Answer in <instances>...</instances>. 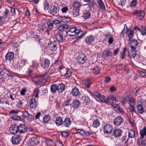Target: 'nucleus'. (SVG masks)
<instances>
[{
	"instance_id": "nucleus-1",
	"label": "nucleus",
	"mask_w": 146,
	"mask_h": 146,
	"mask_svg": "<svg viewBox=\"0 0 146 146\" xmlns=\"http://www.w3.org/2000/svg\"><path fill=\"white\" fill-rule=\"evenodd\" d=\"M68 28V25L66 24L60 25L58 27V34L55 35L56 39L58 41L61 42L64 41L63 36L67 35V30Z\"/></svg>"
},
{
	"instance_id": "nucleus-8",
	"label": "nucleus",
	"mask_w": 146,
	"mask_h": 146,
	"mask_svg": "<svg viewBox=\"0 0 146 146\" xmlns=\"http://www.w3.org/2000/svg\"><path fill=\"white\" fill-rule=\"evenodd\" d=\"M130 41V42H129V44L131 49H136L138 44L137 40L134 39Z\"/></svg>"
},
{
	"instance_id": "nucleus-57",
	"label": "nucleus",
	"mask_w": 146,
	"mask_h": 146,
	"mask_svg": "<svg viewBox=\"0 0 146 146\" xmlns=\"http://www.w3.org/2000/svg\"><path fill=\"white\" fill-rule=\"evenodd\" d=\"M142 139L143 138H141V137H140V138L137 140V143L138 145H140L143 144V141Z\"/></svg>"
},
{
	"instance_id": "nucleus-11",
	"label": "nucleus",
	"mask_w": 146,
	"mask_h": 146,
	"mask_svg": "<svg viewBox=\"0 0 146 146\" xmlns=\"http://www.w3.org/2000/svg\"><path fill=\"white\" fill-rule=\"evenodd\" d=\"M31 141L35 145L38 144L40 141V139L39 136L37 135H34L31 139Z\"/></svg>"
},
{
	"instance_id": "nucleus-35",
	"label": "nucleus",
	"mask_w": 146,
	"mask_h": 146,
	"mask_svg": "<svg viewBox=\"0 0 146 146\" xmlns=\"http://www.w3.org/2000/svg\"><path fill=\"white\" fill-rule=\"evenodd\" d=\"M50 90L52 92L55 93L57 90V85L53 84L50 87Z\"/></svg>"
},
{
	"instance_id": "nucleus-16",
	"label": "nucleus",
	"mask_w": 146,
	"mask_h": 146,
	"mask_svg": "<svg viewBox=\"0 0 146 146\" xmlns=\"http://www.w3.org/2000/svg\"><path fill=\"white\" fill-rule=\"evenodd\" d=\"M46 24L48 27V28H46V29L47 31V33H48L49 32L52 28L53 27V23L52 22V20H48Z\"/></svg>"
},
{
	"instance_id": "nucleus-40",
	"label": "nucleus",
	"mask_w": 146,
	"mask_h": 146,
	"mask_svg": "<svg viewBox=\"0 0 146 146\" xmlns=\"http://www.w3.org/2000/svg\"><path fill=\"white\" fill-rule=\"evenodd\" d=\"M82 100L85 103H89L90 101V100L89 97L88 96H84L82 98Z\"/></svg>"
},
{
	"instance_id": "nucleus-53",
	"label": "nucleus",
	"mask_w": 146,
	"mask_h": 146,
	"mask_svg": "<svg viewBox=\"0 0 146 146\" xmlns=\"http://www.w3.org/2000/svg\"><path fill=\"white\" fill-rule=\"evenodd\" d=\"M77 132L78 133L82 136H84L85 133V131L80 129H78Z\"/></svg>"
},
{
	"instance_id": "nucleus-4",
	"label": "nucleus",
	"mask_w": 146,
	"mask_h": 146,
	"mask_svg": "<svg viewBox=\"0 0 146 146\" xmlns=\"http://www.w3.org/2000/svg\"><path fill=\"white\" fill-rule=\"evenodd\" d=\"M76 60L78 63L83 64L86 61L87 58L84 54L81 53L77 57Z\"/></svg>"
},
{
	"instance_id": "nucleus-12",
	"label": "nucleus",
	"mask_w": 146,
	"mask_h": 146,
	"mask_svg": "<svg viewBox=\"0 0 146 146\" xmlns=\"http://www.w3.org/2000/svg\"><path fill=\"white\" fill-rule=\"evenodd\" d=\"M49 47L50 49L52 51L56 50L58 47L56 41H50L49 44Z\"/></svg>"
},
{
	"instance_id": "nucleus-39",
	"label": "nucleus",
	"mask_w": 146,
	"mask_h": 146,
	"mask_svg": "<svg viewBox=\"0 0 146 146\" xmlns=\"http://www.w3.org/2000/svg\"><path fill=\"white\" fill-rule=\"evenodd\" d=\"M45 141L46 142V144L49 146H51L54 144V142L52 140L46 138Z\"/></svg>"
},
{
	"instance_id": "nucleus-43",
	"label": "nucleus",
	"mask_w": 146,
	"mask_h": 146,
	"mask_svg": "<svg viewBox=\"0 0 146 146\" xmlns=\"http://www.w3.org/2000/svg\"><path fill=\"white\" fill-rule=\"evenodd\" d=\"M81 6V3L78 1L75 2L73 4V6L74 7V8L79 9Z\"/></svg>"
},
{
	"instance_id": "nucleus-9",
	"label": "nucleus",
	"mask_w": 146,
	"mask_h": 146,
	"mask_svg": "<svg viewBox=\"0 0 146 146\" xmlns=\"http://www.w3.org/2000/svg\"><path fill=\"white\" fill-rule=\"evenodd\" d=\"M95 39L94 37L92 35H89L85 37L86 42L89 44H91Z\"/></svg>"
},
{
	"instance_id": "nucleus-31",
	"label": "nucleus",
	"mask_w": 146,
	"mask_h": 146,
	"mask_svg": "<svg viewBox=\"0 0 146 146\" xmlns=\"http://www.w3.org/2000/svg\"><path fill=\"white\" fill-rule=\"evenodd\" d=\"M116 100V98L114 95H110L107 99V103H110Z\"/></svg>"
},
{
	"instance_id": "nucleus-63",
	"label": "nucleus",
	"mask_w": 146,
	"mask_h": 146,
	"mask_svg": "<svg viewBox=\"0 0 146 146\" xmlns=\"http://www.w3.org/2000/svg\"><path fill=\"white\" fill-rule=\"evenodd\" d=\"M30 15V13L28 9L26 10L25 13V17L27 18H29Z\"/></svg>"
},
{
	"instance_id": "nucleus-18",
	"label": "nucleus",
	"mask_w": 146,
	"mask_h": 146,
	"mask_svg": "<svg viewBox=\"0 0 146 146\" xmlns=\"http://www.w3.org/2000/svg\"><path fill=\"white\" fill-rule=\"evenodd\" d=\"M122 131L120 129H115L113 131L114 136L116 137H120L122 134Z\"/></svg>"
},
{
	"instance_id": "nucleus-3",
	"label": "nucleus",
	"mask_w": 146,
	"mask_h": 146,
	"mask_svg": "<svg viewBox=\"0 0 146 146\" xmlns=\"http://www.w3.org/2000/svg\"><path fill=\"white\" fill-rule=\"evenodd\" d=\"M20 135L19 134L14 135L12 137L11 142L13 145H18L21 141Z\"/></svg>"
},
{
	"instance_id": "nucleus-24",
	"label": "nucleus",
	"mask_w": 146,
	"mask_h": 146,
	"mask_svg": "<svg viewBox=\"0 0 146 146\" xmlns=\"http://www.w3.org/2000/svg\"><path fill=\"white\" fill-rule=\"evenodd\" d=\"M71 93L73 96H76L78 95L80 93L79 89L78 88L75 87L72 89Z\"/></svg>"
},
{
	"instance_id": "nucleus-37",
	"label": "nucleus",
	"mask_w": 146,
	"mask_h": 146,
	"mask_svg": "<svg viewBox=\"0 0 146 146\" xmlns=\"http://www.w3.org/2000/svg\"><path fill=\"white\" fill-rule=\"evenodd\" d=\"M50 118L51 117L49 115H45L43 118V122L45 123H47L50 119Z\"/></svg>"
},
{
	"instance_id": "nucleus-17",
	"label": "nucleus",
	"mask_w": 146,
	"mask_h": 146,
	"mask_svg": "<svg viewBox=\"0 0 146 146\" xmlns=\"http://www.w3.org/2000/svg\"><path fill=\"white\" fill-rule=\"evenodd\" d=\"M80 104V102L79 100L75 99L73 100L72 103L70 104V105L73 108H76L79 106Z\"/></svg>"
},
{
	"instance_id": "nucleus-30",
	"label": "nucleus",
	"mask_w": 146,
	"mask_h": 146,
	"mask_svg": "<svg viewBox=\"0 0 146 146\" xmlns=\"http://www.w3.org/2000/svg\"><path fill=\"white\" fill-rule=\"evenodd\" d=\"M8 70L5 68L4 67H0V76H3L5 74H6Z\"/></svg>"
},
{
	"instance_id": "nucleus-5",
	"label": "nucleus",
	"mask_w": 146,
	"mask_h": 146,
	"mask_svg": "<svg viewBox=\"0 0 146 146\" xmlns=\"http://www.w3.org/2000/svg\"><path fill=\"white\" fill-rule=\"evenodd\" d=\"M18 133H25L27 132L28 127L24 124H21L17 126Z\"/></svg>"
},
{
	"instance_id": "nucleus-25",
	"label": "nucleus",
	"mask_w": 146,
	"mask_h": 146,
	"mask_svg": "<svg viewBox=\"0 0 146 146\" xmlns=\"http://www.w3.org/2000/svg\"><path fill=\"white\" fill-rule=\"evenodd\" d=\"M55 123L58 126L62 125L63 121L62 118L60 117H57L56 119Z\"/></svg>"
},
{
	"instance_id": "nucleus-22",
	"label": "nucleus",
	"mask_w": 146,
	"mask_h": 146,
	"mask_svg": "<svg viewBox=\"0 0 146 146\" xmlns=\"http://www.w3.org/2000/svg\"><path fill=\"white\" fill-rule=\"evenodd\" d=\"M57 91L59 93L63 92L65 89V86L63 84H60L57 86Z\"/></svg>"
},
{
	"instance_id": "nucleus-45",
	"label": "nucleus",
	"mask_w": 146,
	"mask_h": 146,
	"mask_svg": "<svg viewBox=\"0 0 146 146\" xmlns=\"http://www.w3.org/2000/svg\"><path fill=\"white\" fill-rule=\"evenodd\" d=\"M97 3L100 6V7L102 9H105V6L102 0H97Z\"/></svg>"
},
{
	"instance_id": "nucleus-61",
	"label": "nucleus",
	"mask_w": 146,
	"mask_h": 146,
	"mask_svg": "<svg viewBox=\"0 0 146 146\" xmlns=\"http://www.w3.org/2000/svg\"><path fill=\"white\" fill-rule=\"evenodd\" d=\"M61 11L63 13H66L68 11V9L67 7H64L61 9Z\"/></svg>"
},
{
	"instance_id": "nucleus-44",
	"label": "nucleus",
	"mask_w": 146,
	"mask_h": 146,
	"mask_svg": "<svg viewBox=\"0 0 146 146\" xmlns=\"http://www.w3.org/2000/svg\"><path fill=\"white\" fill-rule=\"evenodd\" d=\"M126 137L127 136H124L122 138L121 140V142H122L123 143H124L125 144L124 145L125 146H127L128 145L127 143L128 141V139H126Z\"/></svg>"
},
{
	"instance_id": "nucleus-7",
	"label": "nucleus",
	"mask_w": 146,
	"mask_h": 146,
	"mask_svg": "<svg viewBox=\"0 0 146 146\" xmlns=\"http://www.w3.org/2000/svg\"><path fill=\"white\" fill-rule=\"evenodd\" d=\"M124 119L120 116L117 117L113 121L114 124L116 126H119L123 123Z\"/></svg>"
},
{
	"instance_id": "nucleus-42",
	"label": "nucleus",
	"mask_w": 146,
	"mask_h": 146,
	"mask_svg": "<svg viewBox=\"0 0 146 146\" xmlns=\"http://www.w3.org/2000/svg\"><path fill=\"white\" fill-rule=\"evenodd\" d=\"M105 54V57L111 56L112 55V52L110 51V49H107L105 52H104Z\"/></svg>"
},
{
	"instance_id": "nucleus-14",
	"label": "nucleus",
	"mask_w": 146,
	"mask_h": 146,
	"mask_svg": "<svg viewBox=\"0 0 146 146\" xmlns=\"http://www.w3.org/2000/svg\"><path fill=\"white\" fill-rule=\"evenodd\" d=\"M9 130L13 134H17L18 133L17 126L15 125H12L10 127Z\"/></svg>"
},
{
	"instance_id": "nucleus-32",
	"label": "nucleus",
	"mask_w": 146,
	"mask_h": 146,
	"mask_svg": "<svg viewBox=\"0 0 146 146\" xmlns=\"http://www.w3.org/2000/svg\"><path fill=\"white\" fill-rule=\"evenodd\" d=\"M100 71V69L97 66L95 67L93 69L92 71V73L96 75L98 74Z\"/></svg>"
},
{
	"instance_id": "nucleus-2",
	"label": "nucleus",
	"mask_w": 146,
	"mask_h": 146,
	"mask_svg": "<svg viewBox=\"0 0 146 146\" xmlns=\"http://www.w3.org/2000/svg\"><path fill=\"white\" fill-rule=\"evenodd\" d=\"M67 34H68L70 36L75 35V34L78 35L81 33H82V31L78 29H77L76 27H72L68 31H67Z\"/></svg>"
},
{
	"instance_id": "nucleus-55",
	"label": "nucleus",
	"mask_w": 146,
	"mask_h": 146,
	"mask_svg": "<svg viewBox=\"0 0 146 146\" xmlns=\"http://www.w3.org/2000/svg\"><path fill=\"white\" fill-rule=\"evenodd\" d=\"M72 74V72L70 71V70L67 69L66 72L65 74V76L66 77L68 78L71 76Z\"/></svg>"
},
{
	"instance_id": "nucleus-13",
	"label": "nucleus",
	"mask_w": 146,
	"mask_h": 146,
	"mask_svg": "<svg viewBox=\"0 0 146 146\" xmlns=\"http://www.w3.org/2000/svg\"><path fill=\"white\" fill-rule=\"evenodd\" d=\"M145 13L144 10L141 11H136L134 12L133 14L135 15L138 17L141 16L142 18H143L145 16Z\"/></svg>"
},
{
	"instance_id": "nucleus-54",
	"label": "nucleus",
	"mask_w": 146,
	"mask_h": 146,
	"mask_svg": "<svg viewBox=\"0 0 146 146\" xmlns=\"http://www.w3.org/2000/svg\"><path fill=\"white\" fill-rule=\"evenodd\" d=\"M29 113L27 111H25L23 112L22 117L25 118H27L28 117Z\"/></svg>"
},
{
	"instance_id": "nucleus-10",
	"label": "nucleus",
	"mask_w": 146,
	"mask_h": 146,
	"mask_svg": "<svg viewBox=\"0 0 146 146\" xmlns=\"http://www.w3.org/2000/svg\"><path fill=\"white\" fill-rule=\"evenodd\" d=\"M59 9L55 6H51L49 9L50 13L52 15H54L58 12Z\"/></svg>"
},
{
	"instance_id": "nucleus-51",
	"label": "nucleus",
	"mask_w": 146,
	"mask_h": 146,
	"mask_svg": "<svg viewBox=\"0 0 146 146\" xmlns=\"http://www.w3.org/2000/svg\"><path fill=\"white\" fill-rule=\"evenodd\" d=\"M99 99L102 102H104L106 103H107V99L104 96L101 95Z\"/></svg>"
},
{
	"instance_id": "nucleus-48",
	"label": "nucleus",
	"mask_w": 146,
	"mask_h": 146,
	"mask_svg": "<svg viewBox=\"0 0 146 146\" xmlns=\"http://www.w3.org/2000/svg\"><path fill=\"white\" fill-rule=\"evenodd\" d=\"M11 118L13 120H21V118L19 116H17L15 114L13 115L11 117Z\"/></svg>"
},
{
	"instance_id": "nucleus-47",
	"label": "nucleus",
	"mask_w": 146,
	"mask_h": 146,
	"mask_svg": "<svg viewBox=\"0 0 146 146\" xmlns=\"http://www.w3.org/2000/svg\"><path fill=\"white\" fill-rule=\"evenodd\" d=\"M89 2V3L87 4L86 5H88L89 7L90 8L93 7L95 4V2L94 1H91Z\"/></svg>"
},
{
	"instance_id": "nucleus-6",
	"label": "nucleus",
	"mask_w": 146,
	"mask_h": 146,
	"mask_svg": "<svg viewBox=\"0 0 146 146\" xmlns=\"http://www.w3.org/2000/svg\"><path fill=\"white\" fill-rule=\"evenodd\" d=\"M113 129V127L110 124L105 125L104 127V133H110L111 132Z\"/></svg>"
},
{
	"instance_id": "nucleus-36",
	"label": "nucleus",
	"mask_w": 146,
	"mask_h": 146,
	"mask_svg": "<svg viewBox=\"0 0 146 146\" xmlns=\"http://www.w3.org/2000/svg\"><path fill=\"white\" fill-rule=\"evenodd\" d=\"M137 108L138 111L139 113L142 114L143 112V108L141 105H137Z\"/></svg>"
},
{
	"instance_id": "nucleus-62",
	"label": "nucleus",
	"mask_w": 146,
	"mask_h": 146,
	"mask_svg": "<svg viewBox=\"0 0 146 146\" xmlns=\"http://www.w3.org/2000/svg\"><path fill=\"white\" fill-rule=\"evenodd\" d=\"M137 4V1L135 0H133L131 3V6L132 7H135Z\"/></svg>"
},
{
	"instance_id": "nucleus-49",
	"label": "nucleus",
	"mask_w": 146,
	"mask_h": 146,
	"mask_svg": "<svg viewBox=\"0 0 146 146\" xmlns=\"http://www.w3.org/2000/svg\"><path fill=\"white\" fill-rule=\"evenodd\" d=\"M70 133L68 132H65L64 131H62L61 133L62 136L64 137H66L70 135Z\"/></svg>"
},
{
	"instance_id": "nucleus-52",
	"label": "nucleus",
	"mask_w": 146,
	"mask_h": 146,
	"mask_svg": "<svg viewBox=\"0 0 146 146\" xmlns=\"http://www.w3.org/2000/svg\"><path fill=\"white\" fill-rule=\"evenodd\" d=\"M71 99H68L66 100L64 102V104L65 106H66L70 105V103L71 102Z\"/></svg>"
},
{
	"instance_id": "nucleus-59",
	"label": "nucleus",
	"mask_w": 146,
	"mask_h": 146,
	"mask_svg": "<svg viewBox=\"0 0 146 146\" xmlns=\"http://www.w3.org/2000/svg\"><path fill=\"white\" fill-rule=\"evenodd\" d=\"M46 28L44 26L42 25V26H41L38 29V30L39 31L44 30L45 32L47 33V31H46Z\"/></svg>"
},
{
	"instance_id": "nucleus-50",
	"label": "nucleus",
	"mask_w": 146,
	"mask_h": 146,
	"mask_svg": "<svg viewBox=\"0 0 146 146\" xmlns=\"http://www.w3.org/2000/svg\"><path fill=\"white\" fill-rule=\"evenodd\" d=\"M127 51V48L126 47H124L123 49V52L122 53L121 58L122 59H123L125 56V53Z\"/></svg>"
},
{
	"instance_id": "nucleus-28",
	"label": "nucleus",
	"mask_w": 146,
	"mask_h": 146,
	"mask_svg": "<svg viewBox=\"0 0 146 146\" xmlns=\"http://www.w3.org/2000/svg\"><path fill=\"white\" fill-rule=\"evenodd\" d=\"M140 133L141 138H143L144 136L146 135V127L143 128L142 130H140Z\"/></svg>"
},
{
	"instance_id": "nucleus-60",
	"label": "nucleus",
	"mask_w": 146,
	"mask_h": 146,
	"mask_svg": "<svg viewBox=\"0 0 146 146\" xmlns=\"http://www.w3.org/2000/svg\"><path fill=\"white\" fill-rule=\"evenodd\" d=\"M39 92V90L38 89H35L34 91V93L35 94V98L38 97V94Z\"/></svg>"
},
{
	"instance_id": "nucleus-27",
	"label": "nucleus",
	"mask_w": 146,
	"mask_h": 146,
	"mask_svg": "<svg viewBox=\"0 0 146 146\" xmlns=\"http://www.w3.org/2000/svg\"><path fill=\"white\" fill-rule=\"evenodd\" d=\"M125 65L121 64L119 65H115V67L117 70H123L125 67Z\"/></svg>"
},
{
	"instance_id": "nucleus-33",
	"label": "nucleus",
	"mask_w": 146,
	"mask_h": 146,
	"mask_svg": "<svg viewBox=\"0 0 146 146\" xmlns=\"http://www.w3.org/2000/svg\"><path fill=\"white\" fill-rule=\"evenodd\" d=\"M128 138H133L135 137V131L132 129L129 130L128 132Z\"/></svg>"
},
{
	"instance_id": "nucleus-23",
	"label": "nucleus",
	"mask_w": 146,
	"mask_h": 146,
	"mask_svg": "<svg viewBox=\"0 0 146 146\" xmlns=\"http://www.w3.org/2000/svg\"><path fill=\"white\" fill-rule=\"evenodd\" d=\"M137 50L136 49L134 50L131 49L130 51H128V55L130 57L132 58H135L137 55Z\"/></svg>"
},
{
	"instance_id": "nucleus-58",
	"label": "nucleus",
	"mask_w": 146,
	"mask_h": 146,
	"mask_svg": "<svg viewBox=\"0 0 146 146\" xmlns=\"http://www.w3.org/2000/svg\"><path fill=\"white\" fill-rule=\"evenodd\" d=\"M27 119L29 121H31L34 119V117L32 115H30L29 114Z\"/></svg>"
},
{
	"instance_id": "nucleus-34",
	"label": "nucleus",
	"mask_w": 146,
	"mask_h": 146,
	"mask_svg": "<svg viewBox=\"0 0 146 146\" xmlns=\"http://www.w3.org/2000/svg\"><path fill=\"white\" fill-rule=\"evenodd\" d=\"M79 9L77 8H74L72 14L74 17H76L78 16L79 14Z\"/></svg>"
},
{
	"instance_id": "nucleus-56",
	"label": "nucleus",
	"mask_w": 146,
	"mask_h": 146,
	"mask_svg": "<svg viewBox=\"0 0 146 146\" xmlns=\"http://www.w3.org/2000/svg\"><path fill=\"white\" fill-rule=\"evenodd\" d=\"M141 34L143 35H145L146 34V29L144 27H143L140 29Z\"/></svg>"
},
{
	"instance_id": "nucleus-41",
	"label": "nucleus",
	"mask_w": 146,
	"mask_h": 146,
	"mask_svg": "<svg viewBox=\"0 0 146 146\" xmlns=\"http://www.w3.org/2000/svg\"><path fill=\"white\" fill-rule=\"evenodd\" d=\"M134 35V30H130L128 35L129 40V41L132 40V39L133 38Z\"/></svg>"
},
{
	"instance_id": "nucleus-19",
	"label": "nucleus",
	"mask_w": 146,
	"mask_h": 146,
	"mask_svg": "<svg viewBox=\"0 0 146 146\" xmlns=\"http://www.w3.org/2000/svg\"><path fill=\"white\" fill-rule=\"evenodd\" d=\"M37 103L35 99H32L30 102V106L31 109H35L36 107Z\"/></svg>"
},
{
	"instance_id": "nucleus-15",
	"label": "nucleus",
	"mask_w": 146,
	"mask_h": 146,
	"mask_svg": "<svg viewBox=\"0 0 146 146\" xmlns=\"http://www.w3.org/2000/svg\"><path fill=\"white\" fill-rule=\"evenodd\" d=\"M14 56V53L11 52H8L5 56L6 60L11 61L13 59Z\"/></svg>"
},
{
	"instance_id": "nucleus-20",
	"label": "nucleus",
	"mask_w": 146,
	"mask_h": 146,
	"mask_svg": "<svg viewBox=\"0 0 146 146\" xmlns=\"http://www.w3.org/2000/svg\"><path fill=\"white\" fill-rule=\"evenodd\" d=\"M50 64V62L49 60L46 59L44 60V63L41 64V66L44 69L48 68Z\"/></svg>"
},
{
	"instance_id": "nucleus-21",
	"label": "nucleus",
	"mask_w": 146,
	"mask_h": 146,
	"mask_svg": "<svg viewBox=\"0 0 146 146\" xmlns=\"http://www.w3.org/2000/svg\"><path fill=\"white\" fill-rule=\"evenodd\" d=\"M63 125L66 127H68L71 124V120L70 118H66L63 122Z\"/></svg>"
},
{
	"instance_id": "nucleus-38",
	"label": "nucleus",
	"mask_w": 146,
	"mask_h": 146,
	"mask_svg": "<svg viewBox=\"0 0 146 146\" xmlns=\"http://www.w3.org/2000/svg\"><path fill=\"white\" fill-rule=\"evenodd\" d=\"M100 122L99 120L98 119H96L94 121L92 126L94 127L97 128L100 125Z\"/></svg>"
},
{
	"instance_id": "nucleus-26",
	"label": "nucleus",
	"mask_w": 146,
	"mask_h": 146,
	"mask_svg": "<svg viewBox=\"0 0 146 146\" xmlns=\"http://www.w3.org/2000/svg\"><path fill=\"white\" fill-rule=\"evenodd\" d=\"M91 15V13L89 11L86 10L83 14V17L84 19H86L89 18Z\"/></svg>"
},
{
	"instance_id": "nucleus-46",
	"label": "nucleus",
	"mask_w": 146,
	"mask_h": 146,
	"mask_svg": "<svg viewBox=\"0 0 146 146\" xmlns=\"http://www.w3.org/2000/svg\"><path fill=\"white\" fill-rule=\"evenodd\" d=\"M135 100L132 98H131L129 99V104L130 106H134L135 104Z\"/></svg>"
},
{
	"instance_id": "nucleus-29",
	"label": "nucleus",
	"mask_w": 146,
	"mask_h": 146,
	"mask_svg": "<svg viewBox=\"0 0 146 146\" xmlns=\"http://www.w3.org/2000/svg\"><path fill=\"white\" fill-rule=\"evenodd\" d=\"M92 84L91 80L90 78L86 79L84 83L85 86L88 88H90V86Z\"/></svg>"
},
{
	"instance_id": "nucleus-64",
	"label": "nucleus",
	"mask_w": 146,
	"mask_h": 146,
	"mask_svg": "<svg viewBox=\"0 0 146 146\" xmlns=\"http://www.w3.org/2000/svg\"><path fill=\"white\" fill-rule=\"evenodd\" d=\"M41 39V37H40V36H39L38 35H36V38H35V40L37 41H39V42H38L39 43L40 42V40Z\"/></svg>"
}]
</instances>
